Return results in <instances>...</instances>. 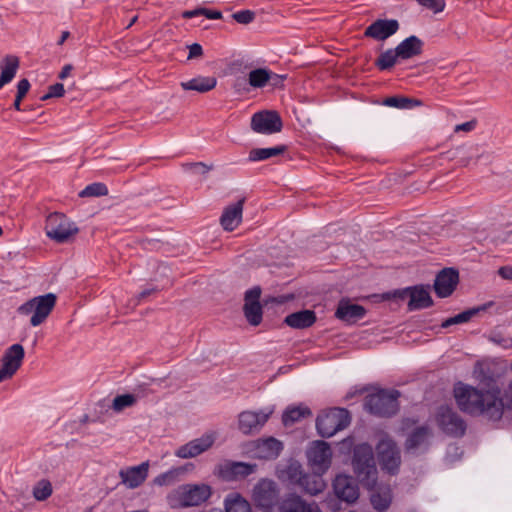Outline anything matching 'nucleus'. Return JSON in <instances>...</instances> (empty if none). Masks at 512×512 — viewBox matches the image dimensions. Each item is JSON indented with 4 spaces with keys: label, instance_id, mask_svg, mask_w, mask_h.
<instances>
[{
    "label": "nucleus",
    "instance_id": "f257e3e1",
    "mask_svg": "<svg viewBox=\"0 0 512 512\" xmlns=\"http://www.w3.org/2000/svg\"><path fill=\"white\" fill-rule=\"evenodd\" d=\"M453 393L459 409L471 416L498 421L504 411L512 414V380L501 395L498 387L483 390L461 382L455 385Z\"/></svg>",
    "mask_w": 512,
    "mask_h": 512
},
{
    "label": "nucleus",
    "instance_id": "f03ea898",
    "mask_svg": "<svg viewBox=\"0 0 512 512\" xmlns=\"http://www.w3.org/2000/svg\"><path fill=\"white\" fill-rule=\"evenodd\" d=\"M212 495V488L205 483H186L169 491L165 497L168 507L180 511L204 504Z\"/></svg>",
    "mask_w": 512,
    "mask_h": 512
},
{
    "label": "nucleus",
    "instance_id": "7ed1b4c3",
    "mask_svg": "<svg viewBox=\"0 0 512 512\" xmlns=\"http://www.w3.org/2000/svg\"><path fill=\"white\" fill-rule=\"evenodd\" d=\"M354 473L359 482L367 489H373L377 480V468L372 447L366 443L354 448L352 460Z\"/></svg>",
    "mask_w": 512,
    "mask_h": 512
},
{
    "label": "nucleus",
    "instance_id": "20e7f679",
    "mask_svg": "<svg viewBox=\"0 0 512 512\" xmlns=\"http://www.w3.org/2000/svg\"><path fill=\"white\" fill-rule=\"evenodd\" d=\"M400 393L397 390H379L366 396L365 409L376 416L389 417L394 415L398 409V397Z\"/></svg>",
    "mask_w": 512,
    "mask_h": 512
},
{
    "label": "nucleus",
    "instance_id": "39448f33",
    "mask_svg": "<svg viewBox=\"0 0 512 512\" xmlns=\"http://www.w3.org/2000/svg\"><path fill=\"white\" fill-rule=\"evenodd\" d=\"M55 304L56 296L48 293L26 301L18 307L17 311L20 315H31L30 324L36 327L46 320Z\"/></svg>",
    "mask_w": 512,
    "mask_h": 512
},
{
    "label": "nucleus",
    "instance_id": "423d86ee",
    "mask_svg": "<svg viewBox=\"0 0 512 512\" xmlns=\"http://www.w3.org/2000/svg\"><path fill=\"white\" fill-rule=\"evenodd\" d=\"M78 231L77 225L62 213H51L46 219V235L57 243L68 241Z\"/></svg>",
    "mask_w": 512,
    "mask_h": 512
},
{
    "label": "nucleus",
    "instance_id": "0eeeda50",
    "mask_svg": "<svg viewBox=\"0 0 512 512\" xmlns=\"http://www.w3.org/2000/svg\"><path fill=\"white\" fill-rule=\"evenodd\" d=\"M350 423L349 412L344 408H333L317 417L316 427L322 437H332Z\"/></svg>",
    "mask_w": 512,
    "mask_h": 512
},
{
    "label": "nucleus",
    "instance_id": "6e6552de",
    "mask_svg": "<svg viewBox=\"0 0 512 512\" xmlns=\"http://www.w3.org/2000/svg\"><path fill=\"white\" fill-rule=\"evenodd\" d=\"M287 474L292 483L299 485L304 492L310 495H317L323 492L326 487V483L321 476L323 473L314 471L313 474H304L300 465H290Z\"/></svg>",
    "mask_w": 512,
    "mask_h": 512
},
{
    "label": "nucleus",
    "instance_id": "1a4fd4ad",
    "mask_svg": "<svg viewBox=\"0 0 512 512\" xmlns=\"http://www.w3.org/2000/svg\"><path fill=\"white\" fill-rule=\"evenodd\" d=\"M308 463L315 472L325 473L332 460V451L328 443L317 440L313 441L306 451Z\"/></svg>",
    "mask_w": 512,
    "mask_h": 512
},
{
    "label": "nucleus",
    "instance_id": "9d476101",
    "mask_svg": "<svg viewBox=\"0 0 512 512\" xmlns=\"http://www.w3.org/2000/svg\"><path fill=\"white\" fill-rule=\"evenodd\" d=\"M25 357V351L21 344H13L8 347L0 363V383L11 379L21 367Z\"/></svg>",
    "mask_w": 512,
    "mask_h": 512
},
{
    "label": "nucleus",
    "instance_id": "9b49d317",
    "mask_svg": "<svg viewBox=\"0 0 512 512\" xmlns=\"http://www.w3.org/2000/svg\"><path fill=\"white\" fill-rule=\"evenodd\" d=\"M377 453L381 468L390 474L397 473L401 456L396 443L389 438H383L377 445Z\"/></svg>",
    "mask_w": 512,
    "mask_h": 512
},
{
    "label": "nucleus",
    "instance_id": "f8f14e48",
    "mask_svg": "<svg viewBox=\"0 0 512 512\" xmlns=\"http://www.w3.org/2000/svg\"><path fill=\"white\" fill-rule=\"evenodd\" d=\"M273 408H265L258 411L246 410L238 415V429L243 434H254L260 431L270 416Z\"/></svg>",
    "mask_w": 512,
    "mask_h": 512
},
{
    "label": "nucleus",
    "instance_id": "ddd939ff",
    "mask_svg": "<svg viewBox=\"0 0 512 512\" xmlns=\"http://www.w3.org/2000/svg\"><path fill=\"white\" fill-rule=\"evenodd\" d=\"M217 434L214 431L204 433L175 450V456L181 459L195 458L208 451L215 443Z\"/></svg>",
    "mask_w": 512,
    "mask_h": 512
},
{
    "label": "nucleus",
    "instance_id": "4468645a",
    "mask_svg": "<svg viewBox=\"0 0 512 512\" xmlns=\"http://www.w3.org/2000/svg\"><path fill=\"white\" fill-rule=\"evenodd\" d=\"M437 423L448 435L462 437L465 434V421L449 406H441L438 409Z\"/></svg>",
    "mask_w": 512,
    "mask_h": 512
},
{
    "label": "nucleus",
    "instance_id": "2eb2a0df",
    "mask_svg": "<svg viewBox=\"0 0 512 512\" xmlns=\"http://www.w3.org/2000/svg\"><path fill=\"white\" fill-rule=\"evenodd\" d=\"M256 465L225 460L216 468V474L223 480L234 481L247 477L255 471Z\"/></svg>",
    "mask_w": 512,
    "mask_h": 512
},
{
    "label": "nucleus",
    "instance_id": "dca6fc26",
    "mask_svg": "<svg viewBox=\"0 0 512 512\" xmlns=\"http://www.w3.org/2000/svg\"><path fill=\"white\" fill-rule=\"evenodd\" d=\"M251 128L261 134L277 133L282 129V120L275 111L258 112L252 116Z\"/></svg>",
    "mask_w": 512,
    "mask_h": 512
},
{
    "label": "nucleus",
    "instance_id": "f3484780",
    "mask_svg": "<svg viewBox=\"0 0 512 512\" xmlns=\"http://www.w3.org/2000/svg\"><path fill=\"white\" fill-rule=\"evenodd\" d=\"M399 30V22L396 19H377L364 31V36L376 41H384Z\"/></svg>",
    "mask_w": 512,
    "mask_h": 512
},
{
    "label": "nucleus",
    "instance_id": "a211bd4d",
    "mask_svg": "<svg viewBox=\"0 0 512 512\" xmlns=\"http://www.w3.org/2000/svg\"><path fill=\"white\" fill-rule=\"evenodd\" d=\"M261 295L260 287H253L245 293L244 314L247 321L257 326L262 321V306L259 302Z\"/></svg>",
    "mask_w": 512,
    "mask_h": 512
},
{
    "label": "nucleus",
    "instance_id": "6ab92c4d",
    "mask_svg": "<svg viewBox=\"0 0 512 512\" xmlns=\"http://www.w3.org/2000/svg\"><path fill=\"white\" fill-rule=\"evenodd\" d=\"M149 462H142L137 466L123 468L119 471L121 483L129 489L139 487L148 477Z\"/></svg>",
    "mask_w": 512,
    "mask_h": 512
},
{
    "label": "nucleus",
    "instance_id": "aec40b11",
    "mask_svg": "<svg viewBox=\"0 0 512 512\" xmlns=\"http://www.w3.org/2000/svg\"><path fill=\"white\" fill-rule=\"evenodd\" d=\"M459 281L458 271L453 268H445L436 276L434 289L437 296L444 298L450 296Z\"/></svg>",
    "mask_w": 512,
    "mask_h": 512
},
{
    "label": "nucleus",
    "instance_id": "412c9836",
    "mask_svg": "<svg viewBox=\"0 0 512 512\" xmlns=\"http://www.w3.org/2000/svg\"><path fill=\"white\" fill-rule=\"evenodd\" d=\"M333 488L336 496L346 502H355L359 497L358 486L351 476H336L333 482Z\"/></svg>",
    "mask_w": 512,
    "mask_h": 512
},
{
    "label": "nucleus",
    "instance_id": "4be33fe9",
    "mask_svg": "<svg viewBox=\"0 0 512 512\" xmlns=\"http://www.w3.org/2000/svg\"><path fill=\"white\" fill-rule=\"evenodd\" d=\"M244 202L245 198H242L224 209L220 218V223L224 230L233 231L239 226L242 221Z\"/></svg>",
    "mask_w": 512,
    "mask_h": 512
},
{
    "label": "nucleus",
    "instance_id": "5701e85b",
    "mask_svg": "<svg viewBox=\"0 0 512 512\" xmlns=\"http://www.w3.org/2000/svg\"><path fill=\"white\" fill-rule=\"evenodd\" d=\"M366 310L363 306L352 304L349 301H340L335 315L338 319L347 323H354L365 316Z\"/></svg>",
    "mask_w": 512,
    "mask_h": 512
},
{
    "label": "nucleus",
    "instance_id": "b1692460",
    "mask_svg": "<svg viewBox=\"0 0 512 512\" xmlns=\"http://www.w3.org/2000/svg\"><path fill=\"white\" fill-rule=\"evenodd\" d=\"M401 60H407L422 53L423 41L415 35L401 41L396 47Z\"/></svg>",
    "mask_w": 512,
    "mask_h": 512
},
{
    "label": "nucleus",
    "instance_id": "393cba45",
    "mask_svg": "<svg viewBox=\"0 0 512 512\" xmlns=\"http://www.w3.org/2000/svg\"><path fill=\"white\" fill-rule=\"evenodd\" d=\"M406 293H408L410 297L408 302L409 310L427 308L432 304L429 291L423 286L407 288Z\"/></svg>",
    "mask_w": 512,
    "mask_h": 512
},
{
    "label": "nucleus",
    "instance_id": "a878e982",
    "mask_svg": "<svg viewBox=\"0 0 512 512\" xmlns=\"http://www.w3.org/2000/svg\"><path fill=\"white\" fill-rule=\"evenodd\" d=\"M316 321V315L312 310H302L286 316L284 322L296 329H304L312 326Z\"/></svg>",
    "mask_w": 512,
    "mask_h": 512
},
{
    "label": "nucleus",
    "instance_id": "bb28decb",
    "mask_svg": "<svg viewBox=\"0 0 512 512\" xmlns=\"http://www.w3.org/2000/svg\"><path fill=\"white\" fill-rule=\"evenodd\" d=\"M431 432L428 427L415 429L407 438L405 447L407 451H414L420 448H427Z\"/></svg>",
    "mask_w": 512,
    "mask_h": 512
},
{
    "label": "nucleus",
    "instance_id": "cd10ccee",
    "mask_svg": "<svg viewBox=\"0 0 512 512\" xmlns=\"http://www.w3.org/2000/svg\"><path fill=\"white\" fill-rule=\"evenodd\" d=\"M19 67V59L16 56H6L1 64L0 89L10 83L15 77Z\"/></svg>",
    "mask_w": 512,
    "mask_h": 512
},
{
    "label": "nucleus",
    "instance_id": "c85d7f7f",
    "mask_svg": "<svg viewBox=\"0 0 512 512\" xmlns=\"http://www.w3.org/2000/svg\"><path fill=\"white\" fill-rule=\"evenodd\" d=\"M217 80L215 77L199 76L181 83L184 90H193L200 93H205L215 88Z\"/></svg>",
    "mask_w": 512,
    "mask_h": 512
},
{
    "label": "nucleus",
    "instance_id": "c756f323",
    "mask_svg": "<svg viewBox=\"0 0 512 512\" xmlns=\"http://www.w3.org/2000/svg\"><path fill=\"white\" fill-rule=\"evenodd\" d=\"M371 504L378 512L386 511L392 502V492L389 486L380 487L371 495Z\"/></svg>",
    "mask_w": 512,
    "mask_h": 512
},
{
    "label": "nucleus",
    "instance_id": "7c9ffc66",
    "mask_svg": "<svg viewBox=\"0 0 512 512\" xmlns=\"http://www.w3.org/2000/svg\"><path fill=\"white\" fill-rule=\"evenodd\" d=\"M286 149L287 147L285 145H278L275 147L268 148H254L250 150L247 160L249 162L264 161L269 158L283 154L286 151Z\"/></svg>",
    "mask_w": 512,
    "mask_h": 512
},
{
    "label": "nucleus",
    "instance_id": "2f4dec72",
    "mask_svg": "<svg viewBox=\"0 0 512 512\" xmlns=\"http://www.w3.org/2000/svg\"><path fill=\"white\" fill-rule=\"evenodd\" d=\"M311 410L304 405L287 407L282 415V422L285 426H290L303 418L311 416Z\"/></svg>",
    "mask_w": 512,
    "mask_h": 512
},
{
    "label": "nucleus",
    "instance_id": "473e14b6",
    "mask_svg": "<svg viewBox=\"0 0 512 512\" xmlns=\"http://www.w3.org/2000/svg\"><path fill=\"white\" fill-rule=\"evenodd\" d=\"M273 75L267 68H257L249 72L247 81L252 88H263Z\"/></svg>",
    "mask_w": 512,
    "mask_h": 512
},
{
    "label": "nucleus",
    "instance_id": "72a5a7b5",
    "mask_svg": "<svg viewBox=\"0 0 512 512\" xmlns=\"http://www.w3.org/2000/svg\"><path fill=\"white\" fill-rule=\"evenodd\" d=\"M225 512H251V507L240 494L232 493L225 499Z\"/></svg>",
    "mask_w": 512,
    "mask_h": 512
},
{
    "label": "nucleus",
    "instance_id": "f704fd0d",
    "mask_svg": "<svg viewBox=\"0 0 512 512\" xmlns=\"http://www.w3.org/2000/svg\"><path fill=\"white\" fill-rule=\"evenodd\" d=\"M401 60L400 56L396 50L394 49H387L386 51L382 52L379 57L377 58L375 65L376 67L381 70H389L391 69L398 61Z\"/></svg>",
    "mask_w": 512,
    "mask_h": 512
},
{
    "label": "nucleus",
    "instance_id": "c9c22d12",
    "mask_svg": "<svg viewBox=\"0 0 512 512\" xmlns=\"http://www.w3.org/2000/svg\"><path fill=\"white\" fill-rule=\"evenodd\" d=\"M53 492L52 484L47 479H42L33 487V497L38 501H45Z\"/></svg>",
    "mask_w": 512,
    "mask_h": 512
},
{
    "label": "nucleus",
    "instance_id": "e433bc0d",
    "mask_svg": "<svg viewBox=\"0 0 512 512\" xmlns=\"http://www.w3.org/2000/svg\"><path fill=\"white\" fill-rule=\"evenodd\" d=\"M108 194V188L104 183L95 182L87 185L80 193V197H99L106 196Z\"/></svg>",
    "mask_w": 512,
    "mask_h": 512
},
{
    "label": "nucleus",
    "instance_id": "4c0bfd02",
    "mask_svg": "<svg viewBox=\"0 0 512 512\" xmlns=\"http://www.w3.org/2000/svg\"><path fill=\"white\" fill-rule=\"evenodd\" d=\"M260 448L265 451L263 457L276 458L282 450V444L275 438H269L262 442Z\"/></svg>",
    "mask_w": 512,
    "mask_h": 512
},
{
    "label": "nucleus",
    "instance_id": "58836bf2",
    "mask_svg": "<svg viewBox=\"0 0 512 512\" xmlns=\"http://www.w3.org/2000/svg\"><path fill=\"white\" fill-rule=\"evenodd\" d=\"M384 104L389 107H394L398 109H409L413 106L419 105L418 101H415L406 97H388L384 100Z\"/></svg>",
    "mask_w": 512,
    "mask_h": 512
},
{
    "label": "nucleus",
    "instance_id": "ea45409f",
    "mask_svg": "<svg viewBox=\"0 0 512 512\" xmlns=\"http://www.w3.org/2000/svg\"><path fill=\"white\" fill-rule=\"evenodd\" d=\"M136 401V397L132 394L118 395L113 400L112 409L115 412H121L125 408L133 406Z\"/></svg>",
    "mask_w": 512,
    "mask_h": 512
},
{
    "label": "nucleus",
    "instance_id": "a19ab883",
    "mask_svg": "<svg viewBox=\"0 0 512 512\" xmlns=\"http://www.w3.org/2000/svg\"><path fill=\"white\" fill-rule=\"evenodd\" d=\"M484 308L471 309L457 314L454 317L448 318L442 323V327H449L454 324L465 323L471 319L478 311Z\"/></svg>",
    "mask_w": 512,
    "mask_h": 512
},
{
    "label": "nucleus",
    "instance_id": "79ce46f5",
    "mask_svg": "<svg viewBox=\"0 0 512 512\" xmlns=\"http://www.w3.org/2000/svg\"><path fill=\"white\" fill-rule=\"evenodd\" d=\"M422 7L433 11L434 13L442 12L445 8L444 0H416Z\"/></svg>",
    "mask_w": 512,
    "mask_h": 512
},
{
    "label": "nucleus",
    "instance_id": "37998d69",
    "mask_svg": "<svg viewBox=\"0 0 512 512\" xmlns=\"http://www.w3.org/2000/svg\"><path fill=\"white\" fill-rule=\"evenodd\" d=\"M232 18L240 24H249L255 18V13L251 10H241L232 14Z\"/></svg>",
    "mask_w": 512,
    "mask_h": 512
},
{
    "label": "nucleus",
    "instance_id": "c03bdc74",
    "mask_svg": "<svg viewBox=\"0 0 512 512\" xmlns=\"http://www.w3.org/2000/svg\"><path fill=\"white\" fill-rule=\"evenodd\" d=\"M176 479V471L175 470H169L167 472H164L160 475H158L154 479V483L158 486H167L169 484H172Z\"/></svg>",
    "mask_w": 512,
    "mask_h": 512
},
{
    "label": "nucleus",
    "instance_id": "a18cd8bd",
    "mask_svg": "<svg viewBox=\"0 0 512 512\" xmlns=\"http://www.w3.org/2000/svg\"><path fill=\"white\" fill-rule=\"evenodd\" d=\"M65 93L64 85L56 83L48 88V92L41 97L42 100H47L54 97H62Z\"/></svg>",
    "mask_w": 512,
    "mask_h": 512
},
{
    "label": "nucleus",
    "instance_id": "49530a36",
    "mask_svg": "<svg viewBox=\"0 0 512 512\" xmlns=\"http://www.w3.org/2000/svg\"><path fill=\"white\" fill-rule=\"evenodd\" d=\"M497 274L501 279L512 282V264L499 267Z\"/></svg>",
    "mask_w": 512,
    "mask_h": 512
},
{
    "label": "nucleus",
    "instance_id": "de8ad7c7",
    "mask_svg": "<svg viewBox=\"0 0 512 512\" xmlns=\"http://www.w3.org/2000/svg\"><path fill=\"white\" fill-rule=\"evenodd\" d=\"M30 89V83L27 79H21L17 84V93L19 97H25Z\"/></svg>",
    "mask_w": 512,
    "mask_h": 512
},
{
    "label": "nucleus",
    "instance_id": "09e8293b",
    "mask_svg": "<svg viewBox=\"0 0 512 512\" xmlns=\"http://www.w3.org/2000/svg\"><path fill=\"white\" fill-rule=\"evenodd\" d=\"M203 54L202 46L198 43H193L189 46V55L188 58H196Z\"/></svg>",
    "mask_w": 512,
    "mask_h": 512
},
{
    "label": "nucleus",
    "instance_id": "8fccbe9b",
    "mask_svg": "<svg viewBox=\"0 0 512 512\" xmlns=\"http://www.w3.org/2000/svg\"><path fill=\"white\" fill-rule=\"evenodd\" d=\"M475 127H476V121H467L462 124L456 125L455 132H459V131L470 132V131L474 130Z\"/></svg>",
    "mask_w": 512,
    "mask_h": 512
},
{
    "label": "nucleus",
    "instance_id": "3c124183",
    "mask_svg": "<svg viewBox=\"0 0 512 512\" xmlns=\"http://www.w3.org/2000/svg\"><path fill=\"white\" fill-rule=\"evenodd\" d=\"M202 15L211 20H218L222 18V13L217 10H209L206 8H202Z\"/></svg>",
    "mask_w": 512,
    "mask_h": 512
},
{
    "label": "nucleus",
    "instance_id": "603ef678",
    "mask_svg": "<svg viewBox=\"0 0 512 512\" xmlns=\"http://www.w3.org/2000/svg\"><path fill=\"white\" fill-rule=\"evenodd\" d=\"M202 8H197L194 10H186L182 13V17L185 19H191L193 17H197L202 15Z\"/></svg>",
    "mask_w": 512,
    "mask_h": 512
},
{
    "label": "nucleus",
    "instance_id": "864d4df0",
    "mask_svg": "<svg viewBox=\"0 0 512 512\" xmlns=\"http://www.w3.org/2000/svg\"><path fill=\"white\" fill-rule=\"evenodd\" d=\"M71 70H72V66H71L70 64L65 65V66L62 68V70H61V72H60V74H59V78H60V79H65V78H67V77L70 75Z\"/></svg>",
    "mask_w": 512,
    "mask_h": 512
},
{
    "label": "nucleus",
    "instance_id": "5fc2aeb1",
    "mask_svg": "<svg viewBox=\"0 0 512 512\" xmlns=\"http://www.w3.org/2000/svg\"><path fill=\"white\" fill-rule=\"evenodd\" d=\"M23 97H19L18 95H16L15 97V101L13 103V107L15 110L17 111H21V101H22Z\"/></svg>",
    "mask_w": 512,
    "mask_h": 512
},
{
    "label": "nucleus",
    "instance_id": "6e6d98bb",
    "mask_svg": "<svg viewBox=\"0 0 512 512\" xmlns=\"http://www.w3.org/2000/svg\"><path fill=\"white\" fill-rule=\"evenodd\" d=\"M69 36H70L69 31H63L62 35L58 41V45H62L68 39Z\"/></svg>",
    "mask_w": 512,
    "mask_h": 512
},
{
    "label": "nucleus",
    "instance_id": "4d7b16f0",
    "mask_svg": "<svg viewBox=\"0 0 512 512\" xmlns=\"http://www.w3.org/2000/svg\"><path fill=\"white\" fill-rule=\"evenodd\" d=\"M137 16H134L131 21L128 23L127 27L126 28H130L136 21H137Z\"/></svg>",
    "mask_w": 512,
    "mask_h": 512
},
{
    "label": "nucleus",
    "instance_id": "13d9d810",
    "mask_svg": "<svg viewBox=\"0 0 512 512\" xmlns=\"http://www.w3.org/2000/svg\"><path fill=\"white\" fill-rule=\"evenodd\" d=\"M235 88H236L237 91L241 90V82L239 80L236 82Z\"/></svg>",
    "mask_w": 512,
    "mask_h": 512
},
{
    "label": "nucleus",
    "instance_id": "bf43d9fd",
    "mask_svg": "<svg viewBox=\"0 0 512 512\" xmlns=\"http://www.w3.org/2000/svg\"><path fill=\"white\" fill-rule=\"evenodd\" d=\"M2 234H3V229H2V227L0 226V236H2Z\"/></svg>",
    "mask_w": 512,
    "mask_h": 512
},
{
    "label": "nucleus",
    "instance_id": "052dcab7",
    "mask_svg": "<svg viewBox=\"0 0 512 512\" xmlns=\"http://www.w3.org/2000/svg\"><path fill=\"white\" fill-rule=\"evenodd\" d=\"M201 165H202V163H196V164H194V166H201Z\"/></svg>",
    "mask_w": 512,
    "mask_h": 512
},
{
    "label": "nucleus",
    "instance_id": "680f3d73",
    "mask_svg": "<svg viewBox=\"0 0 512 512\" xmlns=\"http://www.w3.org/2000/svg\"><path fill=\"white\" fill-rule=\"evenodd\" d=\"M510 369H511V371H512V361H511Z\"/></svg>",
    "mask_w": 512,
    "mask_h": 512
}]
</instances>
